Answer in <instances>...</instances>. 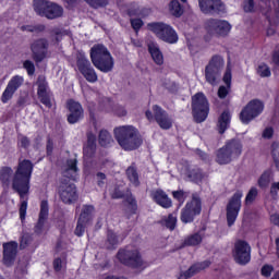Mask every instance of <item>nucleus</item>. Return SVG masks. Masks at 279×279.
<instances>
[{
	"label": "nucleus",
	"instance_id": "nucleus-38",
	"mask_svg": "<svg viewBox=\"0 0 279 279\" xmlns=\"http://www.w3.org/2000/svg\"><path fill=\"white\" fill-rule=\"evenodd\" d=\"M112 143V135L106 130L100 131L99 133V144L102 147H108Z\"/></svg>",
	"mask_w": 279,
	"mask_h": 279
},
{
	"label": "nucleus",
	"instance_id": "nucleus-15",
	"mask_svg": "<svg viewBox=\"0 0 279 279\" xmlns=\"http://www.w3.org/2000/svg\"><path fill=\"white\" fill-rule=\"evenodd\" d=\"M31 51L33 53V60L37 63L49 57V40L46 38H39L31 44Z\"/></svg>",
	"mask_w": 279,
	"mask_h": 279
},
{
	"label": "nucleus",
	"instance_id": "nucleus-24",
	"mask_svg": "<svg viewBox=\"0 0 279 279\" xmlns=\"http://www.w3.org/2000/svg\"><path fill=\"white\" fill-rule=\"evenodd\" d=\"M208 267H210V260L194 264L186 271L181 272L178 279L193 278L195 274H199V271H204V269H208Z\"/></svg>",
	"mask_w": 279,
	"mask_h": 279
},
{
	"label": "nucleus",
	"instance_id": "nucleus-13",
	"mask_svg": "<svg viewBox=\"0 0 279 279\" xmlns=\"http://www.w3.org/2000/svg\"><path fill=\"white\" fill-rule=\"evenodd\" d=\"M243 198V192L236 191L233 196L229 199L227 205V222L228 227L234 226L239 213H241V199Z\"/></svg>",
	"mask_w": 279,
	"mask_h": 279
},
{
	"label": "nucleus",
	"instance_id": "nucleus-57",
	"mask_svg": "<svg viewBox=\"0 0 279 279\" xmlns=\"http://www.w3.org/2000/svg\"><path fill=\"white\" fill-rule=\"evenodd\" d=\"M278 191H279V182L272 183L270 186V195H272V197H276V195H278Z\"/></svg>",
	"mask_w": 279,
	"mask_h": 279
},
{
	"label": "nucleus",
	"instance_id": "nucleus-59",
	"mask_svg": "<svg viewBox=\"0 0 279 279\" xmlns=\"http://www.w3.org/2000/svg\"><path fill=\"white\" fill-rule=\"evenodd\" d=\"M53 34H56V40L60 41V36H66L69 34L68 31H60V29H54Z\"/></svg>",
	"mask_w": 279,
	"mask_h": 279
},
{
	"label": "nucleus",
	"instance_id": "nucleus-10",
	"mask_svg": "<svg viewBox=\"0 0 279 279\" xmlns=\"http://www.w3.org/2000/svg\"><path fill=\"white\" fill-rule=\"evenodd\" d=\"M118 259L122 265H128L129 267H142L143 266V257L141 256V252L134 247L122 248L118 252Z\"/></svg>",
	"mask_w": 279,
	"mask_h": 279
},
{
	"label": "nucleus",
	"instance_id": "nucleus-22",
	"mask_svg": "<svg viewBox=\"0 0 279 279\" xmlns=\"http://www.w3.org/2000/svg\"><path fill=\"white\" fill-rule=\"evenodd\" d=\"M68 110L70 112L68 116V123H71L73 125L84 119V108L80 102L70 100L68 102Z\"/></svg>",
	"mask_w": 279,
	"mask_h": 279
},
{
	"label": "nucleus",
	"instance_id": "nucleus-3",
	"mask_svg": "<svg viewBox=\"0 0 279 279\" xmlns=\"http://www.w3.org/2000/svg\"><path fill=\"white\" fill-rule=\"evenodd\" d=\"M90 60L101 73H110L114 69V58L110 50L101 44L94 45L90 49Z\"/></svg>",
	"mask_w": 279,
	"mask_h": 279
},
{
	"label": "nucleus",
	"instance_id": "nucleus-34",
	"mask_svg": "<svg viewBox=\"0 0 279 279\" xmlns=\"http://www.w3.org/2000/svg\"><path fill=\"white\" fill-rule=\"evenodd\" d=\"M95 213V207L93 205H84L80 219L88 223L93 219V214Z\"/></svg>",
	"mask_w": 279,
	"mask_h": 279
},
{
	"label": "nucleus",
	"instance_id": "nucleus-44",
	"mask_svg": "<svg viewBox=\"0 0 279 279\" xmlns=\"http://www.w3.org/2000/svg\"><path fill=\"white\" fill-rule=\"evenodd\" d=\"M256 197H258V189L252 187L245 197V204L250 205L254 203L256 201Z\"/></svg>",
	"mask_w": 279,
	"mask_h": 279
},
{
	"label": "nucleus",
	"instance_id": "nucleus-7",
	"mask_svg": "<svg viewBox=\"0 0 279 279\" xmlns=\"http://www.w3.org/2000/svg\"><path fill=\"white\" fill-rule=\"evenodd\" d=\"M34 10L38 16H45L50 21L60 19V16L64 14V9H62V7L47 0H36L34 2Z\"/></svg>",
	"mask_w": 279,
	"mask_h": 279
},
{
	"label": "nucleus",
	"instance_id": "nucleus-23",
	"mask_svg": "<svg viewBox=\"0 0 279 279\" xmlns=\"http://www.w3.org/2000/svg\"><path fill=\"white\" fill-rule=\"evenodd\" d=\"M17 252L19 243H16L15 241L7 242L3 244V264L7 267H11V265H14Z\"/></svg>",
	"mask_w": 279,
	"mask_h": 279
},
{
	"label": "nucleus",
	"instance_id": "nucleus-51",
	"mask_svg": "<svg viewBox=\"0 0 279 279\" xmlns=\"http://www.w3.org/2000/svg\"><path fill=\"white\" fill-rule=\"evenodd\" d=\"M32 243V236L29 234H24L22 235L21 242H20V247L22 250H25Z\"/></svg>",
	"mask_w": 279,
	"mask_h": 279
},
{
	"label": "nucleus",
	"instance_id": "nucleus-14",
	"mask_svg": "<svg viewBox=\"0 0 279 279\" xmlns=\"http://www.w3.org/2000/svg\"><path fill=\"white\" fill-rule=\"evenodd\" d=\"M233 258L239 265H247L252 260V246L243 240L236 241L233 248Z\"/></svg>",
	"mask_w": 279,
	"mask_h": 279
},
{
	"label": "nucleus",
	"instance_id": "nucleus-28",
	"mask_svg": "<svg viewBox=\"0 0 279 279\" xmlns=\"http://www.w3.org/2000/svg\"><path fill=\"white\" fill-rule=\"evenodd\" d=\"M63 177L69 180H77V159H70L66 161Z\"/></svg>",
	"mask_w": 279,
	"mask_h": 279
},
{
	"label": "nucleus",
	"instance_id": "nucleus-9",
	"mask_svg": "<svg viewBox=\"0 0 279 279\" xmlns=\"http://www.w3.org/2000/svg\"><path fill=\"white\" fill-rule=\"evenodd\" d=\"M153 112L154 113H151L150 110L146 111L145 114L148 121H154L155 119L156 123L159 125V128H161V130H171L173 121L169 117V113H167V111H165L162 107L154 105Z\"/></svg>",
	"mask_w": 279,
	"mask_h": 279
},
{
	"label": "nucleus",
	"instance_id": "nucleus-8",
	"mask_svg": "<svg viewBox=\"0 0 279 279\" xmlns=\"http://www.w3.org/2000/svg\"><path fill=\"white\" fill-rule=\"evenodd\" d=\"M192 112L196 123H204L208 119L210 107L208 99L203 93H198L192 97Z\"/></svg>",
	"mask_w": 279,
	"mask_h": 279
},
{
	"label": "nucleus",
	"instance_id": "nucleus-49",
	"mask_svg": "<svg viewBox=\"0 0 279 279\" xmlns=\"http://www.w3.org/2000/svg\"><path fill=\"white\" fill-rule=\"evenodd\" d=\"M92 8H106L108 0H85Z\"/></svg>",
	"mask_w": 279,
	"mask_h": 279
},
{
	"label": "nucleus",
	"instance_id": "nucleus-11",
	"mask_svg": "<svg viewBox=\"0 0 279 279\" xmlns=\"http://www.w3.org/2000/svg\"><path fill=\"white\" fill-rule=\"evenodd\" d=\"M197 215H202V199L194 195L192 201L186 203L181 210V221L183 223H193Z\"/></svg>",
	"mask_w": 279,
	"mask_h": 279
},
{
	"label": "nucleus",
	"instance_id": "nucleus-21",
	"mask_svg": "<svg viewBox=\"0 0 279 279\" xmlns=\"http://www.w3.org/2000/svg\"><path fill=\"white\" fill-rule=\"evenodd\" d=\"M47 219H49V203L43 201L40 204V211L37 225L35 226V232L41 234V232H47L49 227H47Z\"/></svg>",
	"mask_w": 279,
	"mask_h": 279
},
{
	"label": "nucleus",
	"instance_id": "nucleus-39",
	"mask_svg": "<svg viewBox=\"0 0 279 279\" xmlns=\"http://www.w3.org/2000/svg\"><path fill=\"white\" fill-rule=\"evenodd\" d=\"M126 175L128 179L130 180V182H132L134 184V186H138L140 182H138V172H136V168L134 167H129L126 169Z\"/></svg>",
	"mask_w": 279,
	"mask_h": 279
},
{
	"label": "nucleus",
	"instance_id": "nucleus-46",
	"mask_svg": "<svg viewBox=\"0 0 279 279\" xmlns=\"http://www.w3.org/2000/svg\"><path fill=\"white\" fill-rule=\"evenodd\" d=\"M14 93H16V92H13V90L7 85L4 92L2 93V96H1V101H2V104H8V101H10V99H12V97H14Z\"/></svg>",
	"mask_w": 279,
	"mask_h": 279
},
{
	"label": "nucleus",
	"instance_id": "nucleus-64",
	"mask_svg": "<svg viewBox=\"0 0 279 279\" xmlns=\"http://www.w3.org/2000/svg\"><path fill=\"white\" fill-rule=\"evenodd\" d=\"M272 62L274 64H276L277 66H279V51L275 52L272 54Z\"/></svg>",
	"mask_w": 279,
	"mask_h": 279
},
{
	"label": "nucleus",
	"instance_id": "nucleus-40",
	"mask_svg": "<svg viewBox=\"0 0 279 279\" xmlns=\"http://www.w3.org/2000/svg\"><path fill=\"white\" fill-rule=\"evenodd\" d=\"M270 182H271V171H265L258 180V186H260V189H267Z\"/></svg>",
	"mask_w": 279,
	"mask_h": 279
},
{
	"label": "nucleus",
	"instance_id": "nucleus-63",
	"mask_svg": "<svg viewBox=\"0 0 279 279\" xmlns=\"http://www.w3.org/2000/svg\"><path fill=\"white\" fill-rule=\"evenodd\" d=\"M29 99L27 98V96H24V97H20V99L17 100V105L19 106H27Z\"/></svg>",
	"mask_w": 279,
	"mask_h": 279
},
{
	"label": "nucleus",
	"instance_id": "nucleus-54",
	"mask_svg": "<svg viewBox=\"0 0 279 279\" xmlns=\"http://www.w3.org/2000/svg\"><path fill=\"white\" fill-rule=\"evenodd\" d=\"M274 271V266L271 265H264L262 268V276H265L266 278H269Z\"/></svg>",
	"mask_w": 279,
	"mask_h": 279
},
{
	"label": "nucleus",
	"instance_id": "nucleus-35",
	"mask_svg": "<svg viewBox=\"0 0 279 279\" xmlns=\"http://www.w3.org/2000/svg\"><path fill=\"white\" fill-rule=\"evenodd\" d=\"M14 171L10 167H4L0 169V180L3 184H10V180Z\"/></svg>",
	"mask_w": 279,
	"mask_h": 279
},
{
	"label": "nucleus",
	"instance_id": "nucleus-45",
	"mask_svg": "<svg viewBox=\"0 0 279 279\" xmlns=\"http://www.w3.org/2000/svg\"><path fill=\"white\" fill-rule=\"evenodd\" d=\"M172 197L174 199H178L181 204L186 202V198L189 197V193L184 192L183 190H178L172 192Z\"/></svg>",
	"mask_w": 279,
	"mask_h": 279
},
{
	"label": "nucleus",
	"instance_id": "nucleus-43",
	"mask_svg": "<svg viewBox=\"0 0 279 279\" xmlns=\"http://www.w3.org/2000/svg\"><path fill=\"white\" fill-rule=\"evenodd\" d=\"M107 247L109 250H112L116 245H118L119 243V238H117V233L112 232V231H108L107 234Z\"/></svg>",
	"mask_w": 279,
	"mask_h": 279
},
{
	"label": "nucleus",
	"instance_id": "nucleus-16",
	"mask_svg": "<svg viewBox=\"0 0 279 279\" xmlns=\"http://www.w3.org/2000/svg\"><path fill=\"white\" fill-rule=\"evenodd\" d=\"M59 195L63 204H73L77 201V187L71 181H62L59 186Z\"/></svg>",
	"mask_w": 279,
	"mask_h": 279
},
{
	"label": "nucleus",
	"instance_id": "nucleus-47",
	"mask_svg": "<svg viewBox=\"0 0 279 279\" xmlns=\"http://www.w3.org/2000/svg\"><path fill=\"white\" fill-rule=\"evenodd\" d=\"M87 223L88 222H86V220H82V218H78L77 226H76V229H75L76 236H83L84 235L85 228H86Z\"/></svg>",
	"mask_w": 279,
	"mask_h": 279
},
{
	"label": "nucleus",
	"instance_id": "nucleus-2",
	"mask_svg": "<svg viewBox=\"0 0 279 279\" xmlns=\"http://www.w3.org/2000/svg\"><path fill=\"white\" fill-rule=\"evenodd\" d=\"M116 141L124 151H134L143 145L138 131L132 125H123L114 129Z\"/></svg>",
	"mask_w": 279,
	"mask_h": 279
},
{
	"label": "nucleus",
	"instance_id": "nucleus-32",
	"mask_svg": "<svg viewBox=\"0 0 279 279\" xmlns=\"http://www.w3.org/2000/svg\"><path fill=\"white\" fill-rule=\"evenodd\" d=\"M269 23H276L279 21V0L272 2V7L265 13Z\"/></svg>",
	"mask_w": 279,
	"mask_h": 279
},
{
	"label": "nucleus",
	"instance_id": "nucleus-53",
	"mask_svg": "<svg viewBox=\"0 0 279 279\" xmlns=\"http://www.w3.org/2000/svg\"><path fill=\"white\" fill-rule=\"evenodd\" d=\"M131 25L135 32H138L143 27V20L141 19H131Z\"/></svg>",
	"mask_w": 279,
	"mask_h": 279
},
{
	"label": "nucleus",
	"instance_id": "nucleus-36",
	"mask_svg": "<svg viewBox=\"0 0 279 279\" xmlns=\"http://www.w3.org/2000/svg\"><path fill=\"white\" fill-rule=\"evenodd\" d=\"M169 8L172 16L180 17L181 14H184V9H182V5L178 0H172L169 4Z\"/></svg>",
	"mask_w": 279,
	"mask_h": 279
},
{
	"label": "nucleus",
	"instance_id": "nucleus-61",
	"mask_svg": "<svg viewBox=\"0 0 279 279\" xmlns=\"http://www.w3.org/2000/svg\"><path fill=\"white\" fill-rule=\"evenodd\" d=\"M53 268L57 271H62V259H60V258L54 259Z\"/></svg>",
	"mask_w": 279,
	"mask_h": 279
},
{
	"label": "nucleus",
	"instance_id": "nucleus-6",
	"mask_svg": "<svg viewBox=\"0 0 279 279\" xmlns=\"http://www.w3.org/2000/svg\"><path fill=\"white\" fill-rule=\"evenodd\" d=\"M147 29L155 34L159 40H163V43H168L169 45H175L178 43V33L169 24L153 22L147 24Z\"/></svg>",
	"mask_w": 279,
	"mask_h": 279
},
{
	"label": "nucleus",
	"instance_id": "nucleus-52",
	"mask_svg": "<svg viewBox=\"0 0 279 279\" xmlns=\"http://www.w3.org/2000/svg\"><path fill=\"white\" fill-rule=\"evenodd\" d=\"M96 182L97 186H99L100 189L104 187L106 185V174L104 172H98L96 174Z\"/></svg>",
	"mask_w": 279,
	"mask_h": 279
},
{
	"label": "nucleus",
	"instance_id": "nucleus-29",
	"mask_svg": "<svg viewBox=\"0 0 279 279\" xmlns=\"http://www.w3.org/2000/svg\"><path fill=\"white\" fill-rule=\"evenodd\" d=\"M148 51L154 62L157 63L159 66L165 63V57H162V52L160 51L158 44L156 43L148 44Z\"/></svg>",
	"mask_w": 279,
	"mask_h": 279
},
{
	"label": "nucleus",
	"instance_id": "nucleus-30",
	"mask_svg": "<svg viewBox=\"0 0 279 279\" xmlns=\"http://www.w3.org/2000/svg\"><path fill=\"white\" fill-rule=\"evenodd\" d=\"M230 128V112L225 111L218 119L219 134H223Z\"/></svg>",
	"mask_w": 279,
	"mask_h": 279
},
{
	"label": "nucleus",
	"instance_id": "nucleus-27",
	"mask_svg": "<svg viewBox=\"0 0 279 279\" xmlns=\"http://www.w3.org/2000/svg\"><path fill=\"white\" fill-rule=\"evenodd\" d=\"M204 236H206V233L204 232V230H201L196 233L187 235L183 241V245L185 247H197V245H202V241H204Z\"/></svg>",
	"mask_w": 279,
	"mask_h": 279
},
{
	"label": "nucleus",
	"instance_id": "nucleus-55",
	"mask_svg": "<svg viewBox=\"0 0 279 279\" xmlns=\"http://www.w3.org/2000/svg\"><path fill=\"white\" fill-rule=\"evenodd\" d=\"M244 12H254V0L244 1Z\"/></svg>",
	"mask_w": 279,
	"mask_h": 279
},
{
	"label": "nucleus",
	"instance_id": "nucleus-12",
	"mask_svg": "<svg viewBox=\"0 0 279 279\" xmlns=\"http://www.w3.org/2000/svg\"><path fill=\"white\" fill-rule=\"evenodd\" d=\"M265 110V105L258 99L251 100L241 111L240 119L242 123H250L254 121L256 117H259Z\"/></svg>",
	"mask_w": 279,
	"mask_h": 279
},
{
	"label": "nucleus",
	"instance_id": "nucleus-50",
	"mask_svg": "<svg viewBox=\"0 0 279 279\" xmlns=\"http://www.w3.org/2000/svg\"><path fill=\"white\" fill-rule=\"evenodd\" d=\"M45 29V26L39 25V26H34V25H23L21 26L22 32H43Z\"/></svg>",
	"mask_w": 279,
	"mask_h": 279
},
{
	"label": "nucleus",
	"instance_id": "nucleus-31",
	"mask_svg": "<svg viewBox=\"0 0 279 279\" xmlns=\"http://www.w3.org/2000/svg\"><path fill=\"white\" fill-rule=\"evenodd\" d=\"M95 149H97V145L95 144V135H89L87 140V145L83 149L85 158H90L92 156H94Z\"/></svg>",
	"mask_w": 279,
	"mask_h": 279
},
{
	"label": "nucleus",
	"instance_id": "nucleus-41",
	"mask_svg": "<svg viewBox=\"0 0 279 279\" xmlns=\"http://www.w3.org/2000/svg\"><path fill=\"white\" fill-rule=\"evenodd\" d=\"M165 226L169 230H175V226L178 223V214H170L166 219H163Z\"/></svg>",
	"mask_w": 279,
	"mask_h": 279
},
{
	"label": "nucleus",
	"instance_id": "nucleus-20",
	"mask_svg": "<svg viewBox=\"0 0 279 279\" xmlns=\"http://www.w3.org/2000/svg\"><path fill=\"white\" fill-rule=\"evenodd\" d=\"M77 69L80 73L85 77L87 82L90 84H95L99 77L97 76V72H95V69L90 64V61L86 58H81L77 60Z\"/></svg>",
	"mask_w": 279,
	"mask_h": 279
},
{
	"label": "nucleus",
	"instance_id": "nucleus-33",
	"mask_svg": "<svg viewBox=\"0 0 279 279\" xmlns=\"http://www.w3.org/2000/svg\"><path fill=\"white\" fill-rule=\"evenodd\" d=\"M187 178L191 182H202V180H204V173H202V170L197 167L190 168L187 170Z\"/></svg>",
	"mask_w": 279,
	"mask_h": 279
},
{
	"label": "nucleus",
	"instance_id": "nucleus-48",
	"mask_svg": "<svg viewBox=\"0 0 279 279\" xmlns=\"http://www.w3.org/2000/svg\"><path fill=\"white\" fill-rule=\"evenodd\" d=\"M23 68L27 71L28 75H34L36 73V65H34V61L26 60L23 62Z\"/></svg>",
	"mask_w": 279,
	"mask_h": 279
},
{
	"label": "nucleus",
	"instance_id": "nucleus-4",
	"mask_svg": "<svg viewBox=\"0 0 279 279\" xmlns=\"http://www.w3.org/2000/svg\"><path fill=\"white\" fill-rule=\"evenodd\" d=\"M243 154V144L239 140H229L216 153L218 165H230Z\"/></svg>",
	"mask_w": 279,
	"mask_h": 279
},
{
	"label": "nucleus",
	"instance_id": "nucleus-19",
	"mask_svg": "<svg viewBox=\"0 0 279 279\" xmlns=\"http://www.w3.org/2000/svg\"><path fill=\"white\" fill-rule=\"evenodd\" d=\"M198 8L203 14H221V12H226V4L221 0H198Z\"/></svg>",
	"mask_w": 279,
	"mask_h": 279
},
{
	"label": "nucleus",
	"instance_id": "nucleus-37",
	"mask_svg": "<svg viewBox=\"0 0 279 279\" xmlns=\"http://www.w3.org/2000/svg\"><path fill=\"white\" fill-rule=\"evenodd\" d=\"M25 82V78H23V76L21 75H15L13 76L9 83H8V87L11 88L13 92L16 93V89L22 85L24 84Z\"/></svg>",
	"mask_w": 279,
	"mask_h": 279
},
{
	"label": "nucleus",
	"instance_id": "nucleus-62",
	"mask_svg": "<svg viewBox=\"0 0 279 279\" xmlns=\"http://www.w3.org/2000/svg\"><path fill=\"white\" fill-rule=\"evenodd\" d=\"M270 221H271V223H274V226H278V228H279V215L278 214L271 215Z\"/></svg>",
	"mask_w": 279,
	"mask_h": 279
},
{
	"label": "nucleus",
	"instance_id": "nucleus-26",
	"mask_svg": "<svg viewBox=\"0 0 279 279\" xmlns=\"http://www.w3.org/2000/svg\"><path fill=\"white\" fill-rule=\"evenodd\" d=\"M151 198L154 202H156V204H158V206H161V208H171V206H173V202L162 190H156L151 192Z\"/></svg>",
	"mask_w": 279,
	"mask_h": 279
},
{
	"label": "nucleus",
	"instance_id": "nucleus-25",
	"mask_svg": "<svg viewBox=\"0 0 279 279\" xmlns=\"http://www.w3.org/2000/svg\"><path fill=\"white\" fill-rule=\"evenodd\" d=\"M223 82L227 86H220L218 89V97L220 99H226L228 97V93H230V86L232 84V68L230 66V63L227 65L226 73L223 75Z\"/></svg>",
	"mask_w": 279,
	"mask_h": 279
},
{
	"label": "nucleus",
	"instance_id": "nucleus-18",
	"mask_svg": "<svg viewBox=\"0 0 279 279\" xmlns=\"http://www.w3.org/2000/svg\"><path fill=\"white\" fill-rule=\"evenodd\" d=\"M37 97L46 108H51V92H49V83L47 77L40 75L37 78Z\"/></svg>",
	"mask_w": 279,
	"mask_h": 279
},
{
	"label": "nucleus",
	"instance_id": "nucleus-60",
	"mask_svg": "<svg viewBox=\"0 0 279 279\" xmlns=\"http://www.w3.org/2000/svg\"><path fill=\"white\" fill-rule=\"evenodd\" d=\"M19 143L21 147L27 148V146L29 145V138L22 136L19 138Z\"/></svg>",
	"mask_w": 279,
	"mask_h": 279
},
{
	"label": "nucleus",
	"instance_id": "nucleus-58",
	"mask_svg": "<svg viewBox=\"0 0 279 279\" xmlns=\"http://www.w3.org/2000/svg\"><path fill=\"white\" fill-rule=\"evenodd\" d=\"M271 136H274V129L266 128L263 132V138H271Z\"/></svg>",
	"mask_w": 279,
	"mask_h": 279
},
{
	"label": "nucleus",
	"instance_id": "nucleus-1",
	"mask_svg": "<svg viewBox=\"0 0 279 279\" xmlns=\"http://www.w3.org/2000/svg\"><path fill=\"white\" fill-rule=\"evenodd\" d=\"M34 173V163L31 160L24 159L19 162L17 168L12 178V189L19 193L21 197L20 219L23 221L27 215V198L25 195L29 193V182Z\"/></svg>",
	"mask_w": 279,
	"mask_h": 279
},
{
	"label": "nucleus",
	"instance_id": "nucleus-56",
	"mask_svg": "<svg viewBox=\"0 0 279 279\" xmlns=\"http://www.w3.org/2000/svg\"><path fill=\"white\" fill-rule=\"evenodd\" d=\"M114 112L118 117H125V114H128V110H125V107L123 106H117Z\"/></svg>",
	"mask_w": 279,
	"mask_h": 279
},
{
	"label": "nucleus",
	"instance_id": "nucleus-17",
	"mask_svg": "<svg viewBox=\"0 0 279 279\" xmlns=\"http://www.w3.org/2000/svg\"><path fill=\"white\" fill-rule=\"evenodd\" d=\"M208 34L218 36H228L232 29V25L223 20H208L206 23Z\"/></svg>",
	"mask_w": 279,
	"mask_h": 279
},
{
	"label": "nucleus",
	"instance_id": "nucleus-42",
	"mask_svg": "<svg viewBox=\"0 0 279 279\" xmlns=\"http://www.w3.org/2000/svg\"><path fill=\"white\" fill-rule=\"evenodd\" d=\"M257 75H259V77H271V70L269 69V65L260 63L257 66Z\"/></svg>",
	"mask_w": 279,
	"mask_h": 279
},
{
	"label": "nucleus",
	"instance_id": "nucleus-5",
	"mask_svg": "<svg viewBox=\"0 0 279 279\" xmlns=\"http://www.w3.org/2000/svg\"><path fill=\"white\" fill-rule=\"evenodd\" d=\"M225 66L226 61L223 60V57L219 54L213 56L205 68L206 82L211 86H217L219 80H221V71H223Z\"/></svg>",
	"mask_w": 279,
	"mask_h": 279
}]
</instances>
